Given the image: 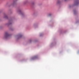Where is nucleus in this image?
<instances>
[{
    "label": "nucleus",
    "mask_w": 79,
    "mask_h": 79,
    "mask_svg": "<svg viewBox=\"0 0 79 79\" xmlns=\"http://www.w3.org/2000/svg\"><path fill=\"white\" fill-rule=\"evenodd\" d=\"M37 58V56H35L31 58V60H35Z\"/></svg>",
    "instance_id": "3"
},
{
    "label": "nucleus",
    "mask_w": 79,
    "mask_h": 79,
    "mask_svg": "<svg viewBox=\"0 0 79 79\" xmlns=\"http://www.w3.org/2000/svg\"><path fill=\"white\" fill-rule=\"evenodd\" d=\"M4 18H7L8 17H7V16H6V15H4Z\"/></svg>",
    "instance_id": "4"
},
{
    "label": "nucleus",
    "mask_w": 79,
    "mask_h": 79,
    "mask_svg": "<svg viewBox=\"0 0 79 79\" xmlns=\"http://www.w3.org/2000/svg\"><path fill=\"white\" fill-rule=\"evenodd\" d=\"M65 0V1H66V0Z\"/></svg>",
    "instance_id": "8"
},
{
    "label": "nucleus",
    "mask_w": 79,
    "mask_h": 79,
    "mask_svg": "<svg viewBox=\"0 0 79 79\" xmlns=\"http://www.w3.org/2000/svg\"><path fill=\"white\" fill-rule=\"evenodd\" d=\"M75 5H77L79 4V2H78V0H77L75 1Z\"/></svg>",
    "instance_id": "2"
},
{
    "label": "nucleus",
    "mask_w": 79,
    "mask_h": 79,
    "mask_svg": "<svg viewBox=\"0 0 79 79\" xmlns=\"http://www.w3.org/2000/svg\"><path fill=\"white\" fill-rule=\"evenodd\" d=\"M49 16H51V14H50L49 15Z\"/></svg>",
    "instance_id": "5"
},
{
    "label": "nucleus",
    "mask_w": 79,
    "mask_h": 79,
    "mask_svg": "<svg viewBox=\"0 0 79 79\" xmlns=\"http://www.w3.org/2000/svg\"><path fill=\"white\" fill-rule=\"evenodd\" d=\"M20 12H21V11H20Z\"/></svg>",
    "instance_id": "7"
},
{
    "label": "nucleus",
    "mask_w": 79,
    "mask_h": 79,
    "mask_svg": "<svg viewBox=\"0 0 79 79\" xmlns=\"http://www.w3.org/2000/svg\"><path fill=\"white\" fill-rule=\"evenodd\" d=\"M19 37H21V35H20Z\"/></svg>",
    "instance_id": "6"
},
{
    "label": "nucleus",
    "mask_w": 79,
    "mask_h": 79,
    "mask_svg": "<svg viewBox=\"0 0 79 79\" xmlns=\"http://www.w3.org/2000/svg\"><path fill=\"white\" fill-rule=\"evenodd\" d=\"M9 36H10V35L8 34V33L6 32L5 33V38H7Z\"/></svg>",
    "instance_id": "1"
}]
</instances>
